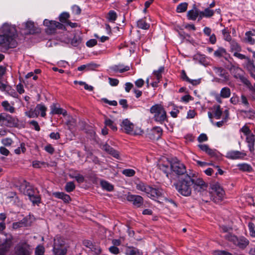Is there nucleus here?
<instances>
[{
	"mask_svg": "<svg viewBox=\"0 0 255 255\" xmlns=\"http://www.w3.org/2000/svg\"><path fill=\"white\" fill-rule=\"evenodd\" d=\"M0 51L5 52L10 48L17 46V43L15 40L16 30L15 27L8 23H4L0 29Z\"/></svg>",
	"mask_w": 255,
	"mask_h": 255,
	"instance_id": "f257e3e1",
	"label": "nucleus"
},
{
	"mask_svg": "<svg viewBox=\"0 0 255 255\" xmlns=\"http://www.w3.org/2000/svg\"><path fill=\"white\" fill-rule=\"evenodd\" d=\"M174 185L179 193L184 196H190L193 186L191 173H187L184 177L179 179L178 182L174 183Z\"/></svg>",
	"mask_w": 255,
	"mask_h": 255,
	"instance_id": "f03ea898",
	"label": "nucleus"
},
{
	"mask_svg": "<svg viewBox=\"0 0 255 255\" xmlns=\"http://www.w3.org/2000/svg\"><path fill=\"white\" fill-rule=\"evenodd\" d=\"M170 166L171 174L180 179L184 177L187 173L185 165L176 158H173L170 161Z\"/></svg>",
	"mask_w": 255,
	"mask_h": 255,
	"instance_id": "7ed1b4c3",
	"label": "nucleus"
},
{
	"mask_svg": "<svg viewBox=\"0 0 255 255\" xmlns=\"http://www.w3.org/2000/svg\"><path fill=\"white\" fill-rule=\"evenodd\" d=\"M68 246L63 238L56 236L54 239L52 252L54 255H66Z\"/></svg>",
	"mask_w": 255,
	"mask_h": 255,
	"instance_id": "20e7f679",
	"label": "nucleus"
},
{
	"mask_svg": "<svg viewBox=\"0 0 255 255\" xmlns=\"http://www.w3.org/2000/svg\"><path fill=\"white\" fill-rule=\"evenodd\" d=\"M150 113L153 114L154 119L156 122L162 124L167 119L166 113L161 105L156 104L152 106L150 110Z\"/></svg>",
	"mask_w": 255,
	"mask_h": 255,
	"instance_id": "39448f33",
	"label": "nucleus"
},
{
	"mask_svg": "<svg viewBox=\"0 0 255 255\" xmlns=\"http://www.w3.org/2000/svg\"><path fill=\"white\" fill-rule=\"evenodd\" d=\"M209 194L211 200L215 203H218L223 200L225 191L218 183H215L212 185L211 191Z\"/></svg>",
	"mask_w": 255,
	"mask_h": 255,
	"instance_id": "423d86ee",
	"label": "nucleus"
},
{
	"mask_svg": "<svg viewBox=\"0 0 255 255\" xmlns=\"http://www.w3.org/2000/svg\"><path fill=\"white\" fill-rule=\"evenodd\" d=\"M224 238L225 239L232 242L234 245L242 250L245 249L249 244V240L244 237L238 238L230 233L226 234Z\"/></svg>",
	"mask_w": 255,
	"mask_h": 255,
	"instance_id": "0eeeda50",
	"label": "nucleus"
},
{
	"mask_svg": "<svg viewBox=\"0 0 255 255\" xmlns=\"http://www.w3.org/2000/svg\"><path fill=\"white\" fill-rule=\"evenodd\" d=\"M14 253L16 255H31L32 253V250L27 243L21 242L15 245Z\"/></svg>",
	"mask_w": 255,
	"mask_h": 255,
	"instance_id": "6e6552de",
	"label": "nucleus"
},
{
	"mask_svg": "<svg viewBox=\"0 0 255 255\" xmlns=\"http://www.w3.org/2000/svg\"><path fill=\"white\" fill-rule=\"evenodd\" d=\"M3 122L4 124L9 127H15L18 124V121L17 119L12 117L11 116L5 114L1 113L0 118V122Z\"/></svg>",
	"mask_w": 255,
	"mask_h": 255,
	"instance_id": "1a4fd4ad",
	"label": "nucleus"
},
{
	"mask_svg": "<svg viewBox=\"0 0 255 255\" xmlns=\"http://www.w3.org/2000/svg\"><path fill=\"white\" fill-rule=\"evenodd\" d=\"M127 199L128 201L132 202L136 208L142 207L143 204V199L139 195L129 194L127 195Z\"/></svg>",
	"mask_w": 255,
	"mask_h": 255,
	"instance_id": "9d476101",
	"label": "nucleus"
},
{
	"mask_svg": "<svg viewBox=\"0 0 255 255\" xmlns=\"http://www.w3.org/2000/svg\"><path fill=\"white\" fill-rule=\"evenodd\" d=\"M232 70L236 71V73L234 75L235 78H239L245 84L248 86L251 85L250 82L242 75L243 70L241 68L232 65L230 70Z\"/></svg>",
	"mask_w": 255,
	"mask_h": 255,
	"instance_id": "9b49d317",
	"label": "nucleus"
},
{
	"mask_svg": "<svg viewBox=\"0 0 255 255\" xmlns=\"http://www.w3.org/2000/svg\"><path fill=\"white\" fill-rule=\"evenodd\" d=\"M232 70L236 71V73L234 75L235 78H239L245 84L248 86L251 85L250 82L242 75L243 70L241 68L232 65L230 70Z\"/></svg>",
	"mask_w": 255,
	"mask_h": 255,
	"instance_id": "f8f14e48",
	"label": "nucleus"
},
{
	"mask_svg": "<svg viewBox=\"0 0 255 255\" xmlns=\"http://www.w3.org/2000/svg\"><path fill=\"white\" fill-rule=\"evenodd\" d=\"M213 70L216 75L220 77L222 82H227L229 80V75L226 71L222 67H214Z\"/></svg>",
	"mask_w": 255,
	"mask_h": 255,
	"instance_id": "ddd939ff",
	"label": "nucleus"
},
{
	"mask_svg": "<svg viewBox=\"0 0 255 255\" xmlns=\"http://www.w3.org/2000/svg\"><path fill=\"white\" fill-rule=\"evenodd\" d=\"M121 129L128 134H132L134 125L128 119H125L121 124Z\"/></svg>",
	"mask_w": 255,
	"mask_h": 255,
	"instance_id": "4468645a",
	"label": "nucleus"
},
{
	"mask_svg": "<svg viewBox=\"0 0 255 255\" xmlns=\"http://www.w3.org/2000/svg\"><path fill=\"white\" fill-rule=\"evenodd\" d=\"M247 154L243 151L238 150H231L227 153L226 157L230 159H243Z\"/></svg>",
	"mask_w": 255,
	"mask_h": 255,
	"instance_id": "2eb2a0df",
	"label": "nucleus"
},
{
	"mask_svg": "<svg viewBox=\"0 0 255 255\" xmlns=\"http://www.w3.org/2000/svg\"><path fill=\"white\" fill-rule=\"evenodd\" d=\"M84 245L90 249L92 252L94 253L96 255H98L101 252L100 247L96 244H94L91 241L85 240L83 242Z\"/></svg>",
	"mask_w": 255,
	"mask_h": 255,
	"instance_id": "dca6fc26",
	"label": "nucleus"
},
{
	"mask_svg": "<svg viewBox=\"0 0 255 255\" xmlns=\"http://www.w3.org/2000/svg\"><path fill=\"white\" fill-rule=\"evenodd\" d=\"M56 21L48 20L45 19L43 21V24L47 27L46 31L49 34L54 33L56 30L57 27Z\"/></svg>",
	"mask_w": 255,
	"mask_h": 255,
	"instance_id": "f3484780",
	"label": "nucleus"
},
{
	"mask_svg": "<svg viewBox=\"0 0 255 255\" xmlns=\"http://www.w3.org/2000/svg\"><path fill=\"white\" fill-rule=\"evenodd\" d=\"M147 195L150 198H158L162 196V190L160 188H155L149 186L146 192Z\"/></svg>",
	"mask_w": 255,
	"mask_h": 255,
	"instance_id": "a211bd4d",
	"label": "nucleus"
},
{
	"mask_svg": "<svg viewBox=\"0 0 255 255\" xmlns=\"http://www.w3.org/2000/svg\"><path fill=\"white\" fill-rule=\"evenodd\" d=\"M162 134V129L161 128L156 127L153 128L150 133H149V138L152 139L158 140Z\"/></svg>",
	"mask_w": 255,
	"mask_h": 255,
	"instance_id": "6ab92c4d",
	"label": "nucleus"
},
{
	"mask_svg": "<svg viewBox=\"0 0 255 255\" xmlns=\"http://www.w3.org/2000/svg\"><path fill=\"white\" fill-rule=\"evenodd\" d=\"M53 195L58 199H62L65 203H69L71 200L70 196L64 192H54Z\"/></svg>",
	"mask_w": 255,
	"mask_h": 255,
	"instance_id": "aec40b11",
	"label": "nucleus"
},
{
	"mask_svg": "<svg viewBox=\"0 0 255 255\" xmlns=\"http://www.w3.org/2000/svg\"><path fill=\"white\" fill-rule=\"evenodd\" d=\"M110 69L115 72H119L120 73H123L129 70L130 67L129 66H124L122 64H119L111 67Z\"/></svg>",
	"mask_w": 255,
	"mask_h": 255,
	"instance_id": "412c9836",
	"label": "nucleus"
},
{
	"mask_svg": "<svg viewBox=\"0 0 255 255\" xmlns=\"http://www.w3.org/2000/svg\"><path fill=\"white\" fill-rule=\"evenodd\" d=\"M255 136L253 134L249 135L247 136L246 141L248 143V147L251 152H253L255 150L254 144H255Z\"/></svg>",
	"mask_w": 255,
	"mask_h": 255,
	"instance_id": "4be33fe9",
	"label": "nucleus"
},
{
	"mask_svg": "<svg viewBox=\"0 0 255 255\" xmlns=\"http://www.w3.org/2000/svg\"><path fill=\"white\" fill-rule=\"evenodd\" d=\"M127 255H142V253L138 249L132 247H128L126 250Z\"/></svg>",
	"mask_w": 255,
	"mask_h": 255,
	"instance_id": "5701e85b",
	"label": "nucleus"
},
{
	"mask_svg": "<svg viewBox=\"0 0 255 255\" xmlns=\"http://www.w3.org/2000/svg\"><path fill=\"white\" fill-rule=\"evenodd\" d=\"M35 111L38 113V115L40 113L41 116L44 117L46 116V111L47 108L43 104H40L36 105L35 108Z\"/></svg>",
	"mask_w": 255,
	"mask_h": 255,
	"instance_id": "b1692460",
	"label": "nucleus"
},
{
	"mask_svg": "<svg viewBox=\"0 0 255 255\" xmlns=\"http://www.w3.org/2000/svg\"><path fill=\"white\" fill-rule=\"evenodd\" d=\"M100 185L103 189L108 191L110 192L114 190L113 185L107 181L104 180H101Z\"/></svg>",
	"mask_w": 255,
	"mask_h": 255,
	"instance_id": "393cba45",
	"label": "nucleus"
},
{
	"mask_svg": "<svg viewBox=\"0 0 255 255\" xmlns=\"http://www.w3.org/2000/svg\"><path fill=\"white\" fill-rule=\"evenodd\" d=\"M193 186H204L205 182L200 178H197L194 174L191 173Z\"/></svg>",
	"mask_w": 255,
	"mask_h": 255,
	"instance_id": "a878e982",
	"label": "nucleus"
},
{
	"mask_svg": "<svg viewBox=\"0 0 255 255\" xmlns=\"http://www.w3.org/2000/svg\"><path fill=\"white\" fill-rule=\"evenodd\" d=\"M24 26L28 31L29 33H34L35 32L34 22L30 20H28L24 23Z\"/></svg>",
	"mask_w": 255,
	"mask_h": 255,
	"instance_id": "bb28decb",
	"label": "nucleus"
},
{
	"mask_svg": "<svg viewBox=\"0 0 255 255\" xmlns=\"http://www.w3.org/2000/svg\"><path fill=\"white\" fill-rule=\"evenodd\" d=\"M199 14V10H190L187 12V17L188 19L195 20Z\"/></svg>",
	"mask_w": 255,
	"mask_h": 255,
	"instance_id": "cd10ccee",
	"label": "nucleus"
},
{
	"mask_svg": "<svg viewBox=\"0 0 255 255\" xmlns=\"http://www.w3.org/2000/svg\"><path fill=\"white\" fill-rule=\"evenodd\" d=\"M214 110L213 113L216 119L219 120L221 118V116L223 114V111L221 109V107L219 105H215L213 107Z\"/></svg>",
	"mask_w": 255,
	"mask_h": 255,
	"instance_id": "c85d7f7f",
	"label": "nucleus"
},
{
	"mask_svg": "<svg viewBox=\"0 0 255 255\" xmlns=\"http://www.w3.org/2000/svg\"><path fill=\"white\" fill-rule=\"evenodd\" d=\"M231 51L232 52H240L242 50L241 46L236 41L233 40L230 42Z\"/></svg>",
	"mask_w": 255,
	"mask_h": 255,
	"instance_id": "c756f323",
	"label": "nucleus"
},
{
	"mask_svg": "<svg viewBox=\"0 0 255 255\" xmlns=\"http://www.w3.org/2000/svg\"><path fill=\"white\" fill-rule=\"evenodd\" d=\"M1 105L3 107L5 111L9 112L10 113H14L15 108L13 107L10 106L8 101H3L1 103Z\"/></svg>",
	"mask_w": 255,
	"mask_h": 255,
	"instance_id": "7c9ffc66",
	"label": "nucleus"
},
{
	"mask_svg": "<svg viewBox=\"0 0 255 255\" xmlns=\"http://www.w3.org/2000/svg\"><path fill=\"white\" fill-rule=\"evenodd\" d=\"M136 188L138 190H140L146 193L147 191L148 190V189H149V186L146 185V184L142 182H139V183H136Z\"/></svg>",
	"mask_w": 255,
	"mask_h": 255,
	"instance_id": "2f4dec72",
	"label": "nucleus"
},
{
	"mask_svg": "<svg viewBox=\"0 0 255 255\" xmlns=\"http://www.w3.org/2000/svg\"><path fill=\"white\" fill-rule=\"evenodd\" d=\"M137 26L138 28L143 29H148L149 27V24L143 19H139L137 21Z\"/></svg>",
	"mask_w": 255,
	"mask_h": 255,
	"instance_id": "473e14b6",
	"label": "nucleus"
},
{
	"mask_svg": "<svg viewBox=\"0 0 255 255\" xmlns=\"http://www.w3.org/2000/svg\"><path fill=\"white\" fill-rule=\"evenodd\" d=\"M231 95V90L228 87L222 88L220 92V97L223 98H228Z\"/></svg>",
	"mask_w": 255,
	"mask_h": 255,
	"instance_id": "72a5a7b5",
	"label": "nucleus"
},
{
	"mask_svg": "<svg viewBox=\"0 0 255 255\" xmlns=\"http://www.w3.org/2000/svg\"><path fill=\"white\" fill-rule=\"evenodd\" d=\"M238 167L240 170L243 171L251 172L253 170L252 166L247 163L239 164Z\"/></svg>",
	"mask_w": 255,
	"mask_h": 255,
	"instance_id": "f704fd0d",
	"label": "nucleus"
},
{
	"mask_svg": "<svg viewBox=\"0 0 255 255\" xmlns=\"http://www.w3.org/2000/svg\"><path fill=\"white\" fill-rule=\"evenodd\" d=\"M188 5V3L186 2L178 4L176 8L177 12L181 13L186 11L187 9Z\"/></svg>",
	"mask_w": 255,
	"mask_h": 255,
	"instance_id": "c9c22d12",
	"label": "nucleus"
},
{
	"mask_svg": "<svg viewBox=\"0 0 255 255\" xmlns=\"http://www.w3.org/2000/svg\"><path fill=\"white\" fill-rule=\"evenodd\" d=\"M245 60L247 68L249 70H254L255 71V65H254V61L251 60L248 57H247Z\"/></svg>",
	"mask_w": 255,
	"mask_h": 255,
	"instance_id": "e433bc0d",
	"label": "nucleus"
},
{
	"mask_svg": "<svg viewBox=\"0 0 255 255\" xmlns=\"http://www.w3.org/2000/svg\"><path fill=\"white\" fill-rule=\"evenodd\" d=\"M214 56L218 57L224 56L227 54L226 50L223 47L219 48L217 50L214 52Z\"/></svg>",
	"mask_w": 255,
	"mask_h": 255,
	"instance_id": "4c0bfd02",
	"label": "nucleus"
},
{
	"mask_svg": "<svg viewBox=\"0 0 255 255\" xmlns=\"http://www.w3.org/2000/svg\"><path fill=\"white\" fill-rule=\"evenodd\" d=\"M246 40L247 42L251 44H254L255 42V40L253 38L254 34L251 31H248L245 34Z\"/></svg>",
	"mask_w": 255,
	"mask_h": 255,
	"instance_id": "58836bf2",
	"label": "nucleus"
},
{
	"mask_svg": "<svg viewBox=\"0 0 255 255\" xmlns=\"http://www.w3.org/2000/svg\"><path fill=\"white\" fill-rule=\"evenodd\" d=\"M164 71V67L162 66L160 67L158 70L154 71L153 72V74L155 76L157 80H159L162 77V73H163Z\"/></svg>",
	"mask_w": 255,
	"mask_h": 255,
	"instance_id": "ea45409f",
	"label": "nucleus"
},
{
	"mask_svg": "<svg viewBox=\"0 0 255 255\" xmlns=\"http://www.w3.org/2000/svg\"><path fill=\"white\" fill-rule=\"evenodd\" d=\"M105 124L106 126L109 127L113 130L116 131L117 130V128L114 124L113 121L109 119H106L105 121Z\"/></svg>",
	"mask_w": 255,
	"mask_h": 255,
	"instance_id": "a19ab883",
	"label": "nucleus"
},
{
	"mask_svg": "<svg viewBox=\"0 0 255 255\" xmlns=\"http://www.w3.org/2000/svg\"><path fill=\"white\" fill-rule=\"evenodd\" d=\"M10 244H7L3 245L0 247V255H5V254L9 250Z\"/></svg>",
	"mask_w": 255,
	"mask_h": 255,
	"instance_id": "79ce46f5",
	"label": "nucleus"
},
{
	"mask_svg": "<svg viewBox=\"0 0 255 255\" xmlns=\"http://www.w3.org/2000/svg\"><path fill=\"white\" fill-rule=\"evenodd\" d=\"M45 253V248L42 245L37 246L35 249V255H43Z\"/></svg>",
	"mask_w": 255,
	"mask_h": 255,
	"instance_id": "37998d69",
	"label": "nucleus"
},
{
	"mask_svg": "<svg viewBox=\"0 0 255 255\" xmlns=\"http://www.w3.org/2000/svg\"><path fill=\"white\" fill-rule=\"evenodd\" d=\"M75 188V185L73 182H68L66 183L65 186V190L67 192H71L73 191Z\"/></svg>",
	"mask_w": 255,
	"mask_h": 255,
	"instance_id": "c03bdc74",
	"label": "nucleus"
},
{
	"mask_svg": "<svg viewBox=\"0 0 255 255\" xmlns=\"http://www.w3.org/2000/svg\"><path fill=\"white\" fill-rule=\"evenodd\" d=\"M50 108H51V112H50V114H52V115H54V114H58V115H59V114H61V111L63 109L62 108H57L56 107V106L55 104H53L52 105H51V106L50 107Z\"/></svg>",
	"mask_w": 255,
	"mask_h": 255,
	"instance_id": "a18cd8bd",
	"label": "nucleus"
},
{
	"mask_svg": "<svg viewBox=\"0 0 255 255\" xmlns=\"http://www.w3.org/2000/svg\"><path fill=\"white\" fill-rule=\"evenodd\" d=\"M25 115L29 118H37L38 116V113L35 111V109L34 110L31 109L29 111L25 112Z\"/></svg>",
	"mask_w": 255,
	"mask_h": 255,
	"instance_id": "49530a36",
	"label": "nucleus"
},
{
	"mask_svg": "<svg viewBox=\"0 0 255 255\" xmlns=\"http://www.w3.org/2000/svg\"><path fill=\"white\" fill-rule=\"evenodd\" d=\"M222 32L223 35L224 40L227 41H231L232 37L229 31L227 29V28L223 29Z\"/></svg>",
	"mask_w": 255,
	"mask_h": 255,
	"instance_id": "de8ad7c7",
	"label": "nucleus"
},
{
	"mask_svg": "<svg viewBox=\"0 0 255 255\" xmlns=\"http://www.w3.org/2000/svg\"><path fill=\"white\" fill-rule=\"evenodd\" d=\"M97 67V65L96 64H89L87 65H83L78 67L77 69L78 71H82L87 68L88 69H93Z\"/></svg>",
	"mask_w": 255,
	"mask_h": 255,
	"instance_id": "09e8293b",
	"label": "nucleus"
},
{
	"mask_svg": "<svg viewBox=\"0 0 255 255\" xmlns=\"http://www.w3.org/2000/svg\"><path fill=\"white\" fill-rule=\"evenodd\" d=\"M122 173L127 177H132L134 175L135 172L132 169H126L122 171Z\"/></svg>",
	"mask_w": 255,
	"mask_h": 255,
	"instance_id": "8fccbe9b",
	"label": "nucleus"
},
{
	"mask_svg": "<svg viewBox=\"0 0 255 255\" xmlns=\"http://www.w3.org/2000/svg\"><path fill=\"white\" fill-rule=\"evenodd\" d=\"M202 12H203L202 15H204V17H210L214 14V10L209 8H206L204 11H202Z\"/></svg>",
	"mask_w": 255,
	"mask_h": 255,
	"instance_id": "3c124183",
	"label": "nucleus"
},
{
	"mask_svg": "<svg viewBox=\"0 0 255 255\" xmlns=\"http://www.w3.org/2000/svg\"><path fill=\"white\" fill-rule=\"evenodd\" d=\"M242 112L244 114L245 116L249 119H253L254 117L255 112L254 110H250L249 111L243 110Z\"/></svg>",
	"mask_w": 255,
	"mask_h": 255,
	"instance_id": "603ef678",
	"label": "nucleus"
},
{
	"mask_svg": "<svg viewBox=\"0 0 255 255\" xmlns=\"http://www.w3.org/2000/svg\"><path fill=\"white\" fill-rule=\"evenodd\" d=\"M159 168L160 170H162L164 173L166 174V175L167 177H168L169 176V166L167 165H165L164 164H160L159 165Z\"/></svg>",
	"mask_w": 255,
	"mask_h": 255,
	"instance_id": "864d4df0",
	"label": "nucleus"
},
{
	"mask_svg": "<svg viewBox=\"0 0 255 255\" xmlns=\"http://www.w3.org/2000/svg\"><path fill=\"white\" fill-rule=\"evenodd\" d=\"M29 200L33 204H38L40 202L41 198L39 195H35L34 194L29 198Z\"/></svg>",
	"mask_w": 255,
	"mask_h": 255,
	"instance_id": "5fc2aeb1",
	"label": "nucleus"
},
{
	"mask_svg": "<svg viewBox=\"0 0 255 255\" xmlns=\"http://www.w3.org/2000/svg\"><path fill=\"white\" fill-rule=\"evenodd\" d=\"M117 17L116 12L114 10H110L108 13V19L111 21H114Z\"/></svg>",
	"mask_w": 255,
	"mask_h": 255,
	"instance_id": "6e6d98bb",
	"label": "nucleus"
},
{
	"mask_svg": "<svg viewBox=\"0 0 255 255\" xmlns=\"http://www.w3.org/2000/svg\"><path fill=\"white\" fill-rule=\"evenodd\" d=\"M69 17V14L67 12L62 13L59 16V20L61 22H66L67 19Z\"/></svg>",
	"mask_w": 255,
	"mask_h": 255,
	"instance_id": "4d7b16f0",
	"label": "nucleus"
},
{
	"mask_svg": "<svg viewBox=\"0 0 255 255\" xmlns=\"http://www.w3.org/2000/svg\"><path fill=\"white\" fill-rule=\"evenodd\" d=\"M25 150L26 148L25 147L24 144L21 143L20 144V147H18L14 150V152L15 154H19L21 153V151L23 153L25 152Z\"/></svg>",
	"mask_w": 255,
	"mask_h": 255,
	"instance_id": "13d9d810",
	"label": "nucleus"
},
{
	"mask_svg": "<svg viewBox=\"0 0 255 255\" xmlns=\"http://www.w3.org/2000/svg\"><path fill=\"white\" fill-rule=\"evenodd\" d=\"M249 227L251 235L252 237H255V227L253 223H249Z\"/></svg>",
	"mask_w": 255,
	"mask_h": 255,
	"instance_id": "bf43d9fd",
	"label": "nucleus"
},
{
	"mask_svg": "<svg viewBox=\"0 0 255 255\" xmlns=\"http://www.w3.org/2000/svg\"><path fill=\"white\" fill-rule=\"evenodd\" d=\"M1 142L5 146H10L12 143V140L10 138H5L1 140Z\"/></svg>",
	"mask_w": 255,
	"mask_h": 255,
	"instance_id": "052dcab7",
	"label": "nucleus"
},
{
	"mask_svg": "<svg viewBox=\"0 0 255 255\" xmlns=\"http://www.w3.org/2000/svg\"><path fill=\"white\" fill-rule=\"evenodd\" d=\"M67 125L68 126L69 128H71V127H75L76 126L75 119L71 118L67 122Z\"/></svg>",
	"mask_w": 255,
	"mask_h": 255,
	"instance_id": "680f3d73",
	"label": "nucleus"
},
{
	"mask_svg": "<svg viewBox=\"0 0 255 255\" xmlns=\"http://www.w3.org/2000/svg\"><path fill=\"white\" fill-rule=\"evenodd\" d=\"M97 43V41L95 39H92L89 40H88L86 42V45L89 47H92L96 45Z\"/></svg>",
	"mask_w": 255,
	"mask_h": 255,
	"instance_id": "e2e57ef3",
	"label": "nucleus"
},
{
	"mask_svg": "<svg viewBox=\"0 0 255 255\" xmlns=\"http://www.w3.org/2000/svg\"><path fill=\"white\" fill-rule=\"evenodd\" d=\"M29 124L34 127V128L36 131H39L40 130V127L38 123L35 121H31L29 122Z\"/></svg>",
	"mask_w": 255,
	"mask_h": 255,
	"instance_id": "0e129e2a",
	"label": "nucleus"
},
{
	"mask_svg": "<svg viewBox=\"0 0 255 255\" xmlns=\"http://www.w3.org/2000/svg\"><path fill=\"white\" fill-rule=\"evenodd\" d=\"M110 84L112 86H116L119 83V80L112 78H109Z\"/></svg>",
	"mask_w": 255,
	"mask_h": 255,
	"instance_id": "69168bd1",
	"label": "nucleus"
},
{
	"mask_svg": "<svg viewBox=\"0 0 255 255\" xmlns=\"http://www.w3.org/2000/svg\"><path fill=\"white\" fill-rule=\"evenodd\" d=\"M81 42V40L79 38L74 37L71 40V43L74 46H78Z\"/></svg>",
	"mask_w": 255,
	"mask_h": 255,
	"instance_id": "338daca9",
	"label": "nucleus"
},
{
	"mask_svg": "<svg viewBox=\"0 0 255 255\" xmlns=\"http://www.w3.org/2000/svg\"><path fill=\"white\" fill-rule=\"evenodd\" d=\"M44 149L49 153L52 154L54 152V148L51 144L47 145L44 147Z\"/></svg>",
	"mask_w": 255,
	"mask_h": 255,
	"instance_id": "774afa93",
	"label": "nucleus"
}]
</instances>
